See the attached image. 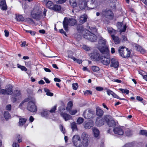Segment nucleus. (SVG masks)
<instances>
[{"instance_id":"obj_24","label":"nucleus","mask_w":147,"mask_h":147,"mask_svg":"<svg viewBox=\"0 0 147 147\" xmlns=\"http://www.w3.org/2000/svg\"><path fill=\"white\" fill-rule=\"evenodd\" d=\"M118 27L119 28H120V31L121 32H125L126 30V26L125 25H123L122 23L118 24Z\"/></svg>"},{"instance_id":"obj_3","label":"nucleus","mask_w":147,"mask_h":147,"mask_svg":"<svg viewBox=\"0 0 147 147\" xmlns=\"http://www.w3.org/2000/svg\"><path fill=\"white\" fill-rule=\"evenodd\" d=\"M76 22L77 21L74 19L72 18H68L65 17L63 23L65 30L67 31L68 30V26H74L76 24Z\"/></svg>"},{"instance_id":"obj_31","label":"nucleus","mask_w":147,"mask_h":147,"mask_svg":"<svg viewBox=\"0 0 147 147\" xmlns=\"http://www.w3.org/2000/svg\"><path fill=\"white\" fill-rule=\"evenodd\" d=\"M112 37L116 44H119L120 43V40L117 36H115L114 35H112Z\"/></svg>"},{"instance_id":"obj_55","label":"nucleus","mask_w":147,"mask_h":147,"mask_svg":"<svg viewBox=\"0 0 147 147\" xmlns=\"http://www.w3.org/2000/svg\"><path fill=\"white\" fill-rule=\"evenodd\" d=\"M11 105H7L6 107V110L10 111L11 109Z\"/></svg>"},{"instance_id":"obj_14","label":"nucleus","mask_w":147,"mask_h":147,"mask_svg":"<svg viewBox=\"0 0 147 147\" xmlns=\"http://www.w3.org/2000/svg\"><path fill=\"white\" fill-rule=\"evenodd\" d=\"M111 67H113L114 68L117 70L119 66V63L117 59L114 58H112L111 59Z\"/></svg>"},{"instance_id":"obj_22","label":"nucleus","mask_w":147,"mask_h":147,"mask_svg":"<svg viewBox=\"0 0 147 147\" xmlns=\"http://www.w3.org/2000/svg\"><path fill=\"white\" fill-rule=\"evenodd\" d=\"M87 19V16L86 14H84L80 16L79 20V22L82 24L85 22Z\"/></svg>"},{"instance_id":"obj_8","label":"nucleus","mask_w":147,"mask_h":147,"mask_svg":"<svg viewBox=\"0 0 147 147\" xmlns=\"http://www.w3.org/2000/svg\"><path fill=\"white\" fill-rule=\"evenodd\" d=\"M94 114V111L91 109H88L84 111L83 113V115L85 119H88L93 117Z\"/></svg>"},{"instance_id":"obj_59","label":"nucleus","mask_w":147,"mask_h":147,"mask_svg":"<svg viewBox=\"0 0 147 147\" xmlns=\"http://www.w3.org/2000/svg\"><path fill=\"white\" fill-rule=\"evenodd\" d=\"M12 146L13 147H19V144L15 142L13 143Z\"/></svg>"},{"instance_id":"obj_33","label":"nucleus","mask_w":147,"mask_h":147,"mask_svg":"<svg viewBox=\"0 0 147 147\" xmlns=\"http://www.w3.org/2000/svg\"><path fill=\"white\" fill-rule=\"evenodd\" d=\"M73 105V104L72 101H70L69 102L66 107V110L67 111H70V110L71 109Z\"/></svg>"},{"instance_id":"obj_9","label":"nucleus","mask_w":147,"mask_h":147,"mask_svg":"<svg viewBox=\"0 0 147 147\" xmlns=\"http://www.w3.org/2000/svg\"><path fill=\"white\" fill-rule=\"evenodd\" d=\"M27 109L29 111L34 112L37 111V108L34 102L32 101H29L27 106Z\"/></svg>"},{"instance_id":"obj_50","label":"nucleus","mask_w":147,"mask_h":147,"mask_svg":"<svg viewBox=\"0 0 147 147\" xmlns=\"http://www.w3.org/2000/svg\"><path fill=\"white\" fill-rule=\"evenodd\" d=\"M26 32L30 33L32 35L34 36L35 34V32L34 31H32L31 30H26Z\"/></svg>"},{"instance_id":"obj_26","label":"nucleus","mask_w":147,"mask_h":147,"mask_svg":"<svg viewBox=\"0 0 147 147\" xmlns=\"http://www.w3.org/2000/svg\"><path fill=\"white\" fill-rule=\"evenodd\" d=\"M107 93L108 95H111L113 96L114 97L117 98H119V97L115 93H114L113 91L110 90H107Z\"/></svg>"},{"instance_id":"obj_51","label":"nucleus","mask_w":147,"mask_h":147,"mask_svg":"<svg viewBox=\"0 0 147 147\" xmlns=\"http://www.w3.org/2000/svg\"><path fill=\"white\" fill-rule=\"evenodd\" d=\"M57 107L56 105H55L54 107H53L51 109L50 111V112L51 113H54L55 112V111Z\"/></svg>"},{"instance_id":"obj_27","label":"nucleus","mask_w":147,"mask_h":147,"mask_svg":"<svg viewBox=\"0 0 147 147\" xmlns=\"http://www.w3.org/2000/svg\"><path fill=\"white\" fill-rule=\"evenodd\" d=\"M26 121V119L25 118H20L19 125L20 127L22 126L25 124Z\"/></svg>"},{"instance_id":"obj_23","label":"nucleus","mask_w":147,"mask_h":147,"mask_svg":"<svg viewBox=\"0 0 147 147\" xmlns=\"http://www.w3.org/2000/svg\"><path fill=\"white\" fill-rule=\"evenodd\" d=\"M84 128L86 129H88L91 128L93 125V123L92 121L88 122L85 124H83Z\"/></svg>"},{"instance_id":"obj_29","label":"nucleus","mask_w":147,"mask_h":147,"mask_svg":"<svg viewBox=\"0 0 147 147\" xmlns=\"http://www.w3.org/2000/svg\"><path fill=\"white\" fill-rule=\"evenodd\" d=\"M13 87L12 86L8 85L7 87L6 88V94H12V92Z\"/></svg>"},{"instance_id":"obj_42","label":"nucleus","mask_w":147,"mask_h":147,"mask_svg":"<svg viewBox=\"0 0 147 147\" xmlns=\"http://www.w3.org/2000/svg\"><path fill=\"white\" fill-rule=\"evenodd\" d=\"M71 58L74 61H76L78 63L80 64L82 63V60L80 59H76L74 57H72Z\"/></svg>"},{"instance_id":"obj_38","label":"nucleus","mask_w":147,"mask_h":147,"mask_svg":"<svg viewBox=\"0 0 147 147\" xmlns=\"http://www.w3.org/2000/svg\"><path fill=\"white\" fill-rule=\"evenodd\" d=\"M71 125L73 131H74L77 129V127L75 122H73L71 123Z\"/></svg>"},{"instance_id":"obj_35","label":"nucleus","mask_w":147,"mask_h":147,"mask_svg":"<svg viewBox=\"0 0 147 147\" xmlns=\"http://www.w3.org/2000/svg\"><path fill=\"white\" fill-rule=\"evenodd\" d=\"M61 9V7L60 5H54L52 9L55 11H59Z\"/></svg>"},{"instance_id":"obj_16","label":"nucleus","mask_w":147,"mask_h":147,"mask_svg":"<svg viewBox=\"0 0 147 147\" xmlns=\"http://www.w3.org/2000/svg\"><path fill=\"white\" fill-rule=\"evenodd\" d=\"M43 3L48 8L50 9H52L54 5L53 2L49 0H44Z\"/></svg>"},{"instance_id":"obj_49","label":"nucleus","mask_w":147,"mask_h":147,"mask_svg":"<svg viewBox=\"0 0 147 147\" xmlns=\"http://www.w3.org/2000/svg\"><path fill=\"white\" fill-rule=\"evenodd\" d=\"M28 100H29L28 98L25 99L20 103V105H19V107L20 108L23 105L24 103L28 101Z\"/></svg>"},{"instance_id":"obj_46","label":"nucleus","mask_w":147,"mask_h":147,"mask_svg":"<svg viewBox=\"0 0 147 147\" xmlns=\"http://www.w3.org/2000/svg\"><path fill=\"white\" fill-rule=\"evenodd\" d=\"M72 88L74 90H76L78 87V83H76L72 84Z\"/></svg>"},{"instance_id":"obj_64","label":"nucleus","mask_w":147,"mask_h":147,"mask_svg":"<svg viewBox=\"0 0 147 147\" xmlns=\"http://www.w3.org/2000/svg\"><path fill=\"white\" fill-rule=\"evenodd\" d=\"M136 99L139 101H142L143 100L142 98L140 96H137Z\"/></svg>"},{"instance_id":"obj_20","label":"nucleus","mask_w":147,"mask_h":147,"mask_svg":"<svg viewBox=\"0 0 147 147\" xmlns=\"http://www.w3.org/2000/svg\"><path fill=\"white\" fill-rule=\"evenodd\" d=\"M0 6L1 9L3 10H6L7 9L5 0H0Z\"/></svg>"},{"instance_id":"obj_1","label":"nucleus","mask_w":147,"mask_h":147,"mask_svg":"<svg viewBox=\"0 0 147 147\" xmlns=\"http://www.w3.org/2000/svg\"><path fill=\"white\" fill-rule=\"evenodd\" d=\"M106 41L105 40L100 39L99 41V44L101 45L98 47V49L103 55H106V56H101L100 59L101 62L104 65H109L111 62V60L109 58V50L105 44Z\"/></svg>"},{"instance_id":"obj_21","label":"nucleus","mask_w":147,"mask_h":147,"mask_svg":"<svg viewBox=\"0 0 147 147\" xmlns=\"http://www.w3.org/2000/svg\"><path fill=\"white\" fill-rule=\"evenodd\" d=\"M104 112L100 108L97 107L96 109V115L100 117H101L103 114Z\"/></svg>"},{"instance_id":"obj_37","label":"nucleus","mask_w":147,"mask_h":147,"mask_svg":"<svg viewBox=\"0 0 147 147\" xmlns=\"http://www.w3.org/2000/svg\"><path fill=\"white\" fill-rule=\"evenodd\" d=\"M139 134L147 137V131L145 130H141L140 131Z\"/></svg>"},{"instance_id":"obj_10","label":"nucleus","mask_w":147,"mask_h":147,"mask_svg":"<svg viewBox=\"0 0 147 147\" xmlns=\"http://www.w3.org/2000/svg\"><path fill=\"white\" fill-rule=\"evenodd\" d=\"M91 59L95 61H99L101 59V57L97 51H94L89 55Z\"/></svg>"},{"instance_id":"obj_54","label":"nucleus","mask_w":147,"mask_h":147,"mask_svg":"<svg viewBox=\"0 0 147 147\" xmlns=\"http://www.w3.org/2000/svg\"><path fill=\"white\" fill-rule=\"evenodd\" d=\"M112 81L114 82H116L118 83H121L122 82V81L121 80H119V79H113L112 80Z\"/></svg>"},{"instance_id":"obj_43","label":"nucleus","mask_w":147,"mask_h":147,"mask_svg":"<svg viewBox=\"0 0 147 147\" xmlns=\"http://www.w3.org/2000/svg\"><path fill=\"white\" fill-rule=\"evenodd\" d=\"M84 121V119L80 117H79L78 118L77 121V122L78 124H82Z\"/></svg>"},{"instance_id":"obj_44","label":"nucleus","mask_w":147,"mask_h":147,"mask_svg":"<svg viewBox=\"0 0 147 147\" xmlns=\"http://www.w3.org/2000/svg\"><path fill=\"white\" fill-rule=\"evenodd\" d=\"M119 89L122 92V93H125L127 94H128L129 93V90L126 89H124L122 88H120Z\"/></svg>"},{"instance_id":"obj_61","label":"nucleus","mask_w":147,"mask_h":147,"mask_svg":"<svg viewBox=\"0 0 147 147\" xmlns=\"http://www.w3.org/2000/svg\"><path fill=\"white\" fill-rule=\"evenodd\" d=\"M67 0H59L58 3L59 4H62L65 2Z\"/></svg>"},{"instance_id":"obj_48","label":"nucleus","mask_w":147,"mask_h":147,"mask_svg":"<svg viewBox=\"0 0 147 147\" xmlns=\"http://www.w3.org/2000/svg\"><path fill=\"white\" fill-rule=\"evenodd\" d=\"M86 51H89L91 49V47H88L86 45H83L82 47Z\"/></svg>"},{"instance_id":"obj_53","label":"nucleus","mask_w":147,"mask_h":147,"mask_svg":"<svg viewBox=\"0 0 147 147\" xmlns=\"http://www.w3.org/2000/svg\"><path fill=\"white\" fill-rule=\"evenodd\" d=\"M89 94H92V91L91 90H86L84 92V94L85 95Z\"/></svg>"},{"instance_id":"obj_11","label":"nucleus","mask_w":147,"mask_h":147,"mask_svg":"<svg viewBox=\"0 0 147 147\" xmlns=\"http://www.w3.org/2000/svg\"><path fill=\"white\" fill-rule=\"evenodd\" d=\"M87 2L85 0H80L78 3V6L81 9H90V8L87 6Z\"/></svg>"},{"instance_id":"obj_30","label":"nucleus","mask_w":147,"mask_h":147,"mask_svg":"<svg viewBox=\"0 0 147 147\" xmlns=\"http://www.w3.org/2000/svg\"><path fill=\"white\" fill-rule=\"evenodd\" d=\"M93 133L95 137H97L99 136V131L98 129L94 127L92 129Z\"/></svg>"},{"instance_id":"obj_39","label":"nucleus","mask_w":147,"mask_h":147,"mask_svg":"<svg viewBox=\"0 0 147 147\" xmlns=\"http://www.w3.org/2000/svg\"><path fill=\"white\" fill-rule=\"evenodd\" d=\"M17 65L18 68L20 69L22 71H27V68L24 66L19 65V64H18Z\"/></svg>"},{"instance_id":"obj_40","label":"nucleus","mask_w":147,"mask_h":147,"mask_svg":"<svg viewBox=\"0 0 147 147\" xmlns=\"http://www.w3.org/2000/svg\"><path fill=\"white\" fill-rule=\"evenodd\" d=\"M67 111L70 114L72 115L75 114L77 112V111L76 109L72 110L71 109L70 111Z\"/></svg>"},{"instance_id":"obj_58","label":"nucleus","mask_w":147,"mask_h":147,"mask_svg":"<svg viewBox=\"0 0 147 147\" xmlns=\"http://www.w3.org/2000/svg\"><path fill=\"white\" fill-rule=\"evenodd\" d=\"M59 128L60 129L61 131L63 134H65V132L64 130H63V126L61 125H59Z\"/></svg>"},{"instance_id":"obj_34","label":"nucleus","mask_w":147,"mask_h":147,"mask_svg":"<svg viewBox=\"0 0 147 147\" xmlns=\"http://www.w3.org/2000/svg\"><path fill=\"white\" fill-rule=\"evenodd\" d=\"M4 116L5 119L7 120L8 119L11 118V116L8 111H5L4 113Z\"/></svg>"},{"instance_id":"obj_36","label":"nucleus","mask_w":147,"mask_h":147,"mask_svg":"<svg viewBox=\"0 0 147 147\" xmlns=\"http://www.w3.org/2000/svg\"><path fill=\"white\" fill-rule=\"evenodd\" d=\"M108 32L112 35H114L115 33V30L109 27L107 28Z\"/></svg>"},{"instance_id":"obj_28","label":"nucleus","mask_w":147,"mask_h":147,"mask_svg":"<svg viewBox=\"0 0 147 147\" xmlns=\"http://www.w3.org/2000/svg\"><path fill=\"white\" fill-rule=\"evenodd\" d=\"M136 48L138 51H140L142 53H145V51L144 49L138 45L135 46Z\"/></svg>"},{"instance_id":"obj_4","label":"nucleus","mask_w":147,"mask_h":147,"mask_svg":"<svg viewBox=\"0 0 147 147\" xmlns=\"http://www.w3.org/2000/svg\"><path fill=\"white\" fill-rule=\"evenodd\" d=\"M120 56L124 58H127L130 56L131 52L129 49L123 46H120L118 50Z\"/></svg>"},{"instance_id":"obj_60","label":"nucleus","mask_w":147,"mask_h":147,"mask_svg":"<svg viewBox=\"0 0 147 147\" xmlns=\"http://www.w3.org/2000/svg\"><path fill=\"white\" fill-rule=\"evenodd\" d=\"M96 89L97 91H100L102 90H103V88L100 87H97L96 88Z\"/></svg>"},{"instance_id":"obj_25","label":"nucleus","mask_w":147,"mask_h":147,"mask_svg":"<svg viewBox=\"0 0 147 147\" xmlns=\"http://www.w3.org/2000/svg\"><path fill=\"white\" fill-rule=\"evenodd\" d=\"M69 3L70 5L74 8L78 7L76 0H69Z\"/></svg>"},{"instance_id":"obj_18","label":"nucleus","mask_w":147,"mask_h":147,"mask_svg":"<svg viewBox=\"0 0 147 147\" xmlns=\"http://www.w3.org/2000/svg\"><path fill=\"white\" fill-rule=\"evenodd\" d=\"M60 115L66 121L71 119L72 118V117L70 115L65 113H61Z\"/></svg>"},{"instance_id":"obj_15","label":"nucleus","mask_w":147,"mask_h":147,"mask_svg":"<svg viewBox=\"0 0 147 147\" xmlns=\"http://www.w3.org/2000/svg\"><path fill=\"white\" fill-rule=\"evenodd\" d=\"M113 131L115 134L120 135H123L124 134V131L121 127H119L114 128Z\"/></svg>"},{"instance_id":"obj_45","label":"nucleus","mask_w":147,"mask_h":147,"mask_svg":"<svg viewBox=\"0 0 147 147\" xmlns=\"http://www.w3.org/2000/svg\"><path fill=\"white\" fill-rule=\"evenodd\" d=\"M16 139L19 143H20L22 141V137L20 135H18L16 137Z\"/></svg>"},{"instance_id":"obj_13","label":"nucleus","mask_w":147,"mask_h":147,"mask_svg":"<svg viewBox=\"0 0 147 147\" xmlns=\"http://www.w3.org/2000/svg\"><path fill=\"white\" fill-rule=\"evenodd\" d=\"M103 13L104 16L109 19H112L113 18V14L111 10H105L103 12Z\"/></svg>"},{"instance_id":"obj_12","label":"nucleus","mask_w":147,"mask_h":147,"mask_svg":"<svg viewBox=\"0 0 147 147\" xmlns=\"http://www.w3.org/2000/svg\"><path fill=\"white\" fill-rule=\"evenodd\" d=\"M13 97L12 98V100L13 102H15L17 99H19L21 97V95L20 90H16L14 92L13 94Z\"/></svg>"},{"instance_id":"obj_47","label":"nucleus","mask_w":147,"mask_h":147,"mask_svg":"<svg viewBox=\"0 0 147 147\" xmlns=\"http://www.w3.org/2000/svg\"><path fill=\"white\" fill-rule=\"evenodd\" d=\"M48 112L46 110H44L41 113V115L43 116H46L47 115Z\"/></svg>"},{"instance_id":"obj_63","label":"nucleus","mask_w":147,"mask_h":147,"mask_svg":"<svg viewBox=\"0 0 147 147\" xmlns=\"http://www.w3.org/2000/svg\"><path fill=\"white\" fill-rule=\"evenodd\" d=\"M26 42L25 41L23 42L21 45L22 47H24L26 45Z\"/></svg>"},{"instance_id":"obj_52","label":"nucleus","mask_w":147,"mask_h":147,"mask_svg":"<svg viewBox=\"0 0 147 147\" xmlns=\"http://www.w3.org/2000/svg\"><path fill=\"white\" fill-rule=\"evenodd\" d=\"M0 93L4 94H7L6 89H5V90L4 89H1V90H0Z\"/></svg>"},{"instance_id":"obj_7","label":"nucleus","mask_w":147,"mask_h":147,"mask_svg":"<svg viewBox=\"0 0 147 147\" xmlns=\"http://www.w3.org/2000/svg\"><path fill=\"white\" fill-rule=\"evenodd\" d=\"M105 121L109 127H113L115 125L116 123L113 118L110 115H106L104 116Z\"/></svg>"},{"instance_id":"obj_17","label":"nucleus","mask_w":147,"mask_h":147,"mask_svg":"<svg viewBox=\"0 0 147 147\" xmlns=\"http://www.w3.org/2000/svg\"><path fill=\"white\" fill-rule=\"evenodd\" d=\"M105 121L104 117L101 119H100V117H98L96 119V123L98 126H100L104 124Z\"/></svg>"},{"instance_id":"obj_56","label":"nucleus","mask_w":147,"mask_h":147,"mask_svg":"<svg viewBox=\"0 0 147 147\" xmlns=\"http://www.w3.org/2000/svg\"><path fill=\"white\" fill-rule=\"evenodd\" d=\"M5 35L6 37H8L9 36V32L8 31L6 30H4Z\"/></svg>"},{"instance_id":"obj_19","label":"nucleus","mask_w":147,"mask_h":147,"mask_svg":"<svg viewBox=\"0 0 147 147\" xmlns=\"http://www.w3.org/2000/svg\"><path fill=\"white\" fill-rule=\"evenodd\" d=\"M77 30L78 32L81 33L82 35L84 36V34H85L86 32L83 31L85 30H87L86 29H83V26L82 25H78L77 26Z\"/></svg>"},{"instance_id":"obj_2","label":"nucleus","mask_w":147,"mask_h":147,"mask_svg":"<svg viewBox=\"0 0 147 147\" xmlns=\"http://www.w3.org/2000/svg\"><path fill=\"white\" fill-rule=\"evenodd\" d=\"M72 142L76 147H82L83 146H87L88 144V135L86 133H83L81 139L79 135H75L72 138Z\"/></svg>"},{"instance_id":"obj_5","label":"nucleus","mask_w":147,"mask_h":147,"mask_svg":"<svg viewBox=\"0 0 147 147\" xmlns=\"http://www.w3.org/2000/svg\"><path fill=\"white\" fill-rule=\"evenodd\" d=\"M83 31L86 32V34H84V38L89 40L91 42H94L96 41V36L95 35L88 30H85Z\"/></svg>"},{"instance_id":"obj_41","label":"nucleus","mask_w":147,"mask_h":147,"mask_svg":"<svg viewBox=\"0 0 147 147\" xmlns=\"http://www.w3.org/2000/svg\"><path fill=\"white\" fill-rule=\"evenodd\" d=\"M91 69L94 72L98 71L100 70L99 67L97 66H92Z\"/></svg>"},{"instance_id":"obj_6","label":"nucleus","mask_w":147,"mask_h":147,"mask_svg":"<svg viewBox=\"0 0 147 147\" xmlns=\"http://www.w3.org/2000/svg\"><path fill=\"white\" fill-rule=\"evenodd\" d=\"M32 17L34 19L38 20L42 17V12L37 7H34L31 12Z\"/></svg>"},{"instance_id":"obj_57","label":"nucleus","mask_w":147,"mask_h":147,"mask_svg":"<svg viewBox=\"0 0 147 147\" xmlns=\"http://www.w3.org/2000/svg\"><path fill=\"white\" fill-rule=\"evenodd\" d=\"M121 39L123 42L126 41L127 40V37L124 35L122 36Z\"/></svg>"},{"instance_id":"obj_62","label":"nucleus","mask_w":147,"mask_h":147,"mask_svg":"<svg viewBox=\"0 0 147 147\" xmlns=\"http://www.w3.org/2000/svg\"><path fill=\"white\" fill-rule=\"evenodd\" d=\"M59 32L60 33H61V34H63L65 36H66V33L64 32L63 29H61L60 30Z\"/></svg>"},{"instance_id":"obj_32","label":"nucleus","mask_w":147,"mask_h":147,"mask_svg":"<svg viewBox=\"0 0 147 147\" xmlns=\"http://www.w3.org/2000/svg\"><path fill=\"white\" fill-rule=\"evenodd\" d=\"M16 20L18 21H23L24 19L23 17L21 15H17L16 17Z\"/></svg>"}]
</instances>
